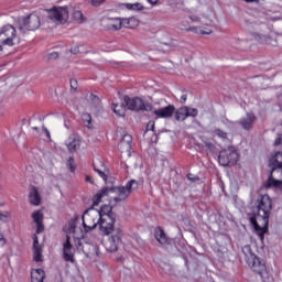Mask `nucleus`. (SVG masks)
Wrapping results in <instances>:
<instances>
[{
    "instance_id": "nucleus-1",
    "label": "nucleus",
    "mask_w": 282,
    "mask_h": 282,
    "mask_svg": "<svg viewBox=\"0 0 282 282\" xmlns=\"http://www.w3.org/2000/svg\"><path fill=\"white\" fill-rule=\"evenodd\" d=\"M272 213V198L268 194H260L256 199V206L251 214H249V221L256 235L260 237L261 241L265 239L268 226L270 224V214Z\"/></svg>"
},
{
    "instance_id": "nucleus-2",
    "label": "nucleus",
    "mask_w": 282,
    "mask_h": 282,
    "mask_svg": "<svg viewBox=\"0 0 282 282\" xmlns=\"http://www.w3.org/2000/svg\"><path fill=\"white\" fill-rule=\"evenodd\" d=\"M242 254L245 256L249 268H251V270H253L256 274H259L263 282H268L267 279L270 278L268 276L265 261H263V259L257 257V254L252 252V247H250V245H247L242 248Z\"/></svg>"
},
{
    "instance_id": "nucleus-3",
    "label": "nucleus",
    "mask_w": 282,
    "mask_h": 282,
    "mask_svg": "<svg viewBox=\"0 0 282 282\" xmlns=\"http://www.w3.org/2000/svg\"><path fill=\"white\" fill-rule=\"evenodd\" d=\"M121 107H126V110L134 111L135 113H140V111H153V105L151 102L144 101L140 97H129V95L122 97Z\"/></svg>"
},
{
    "instance_id": "nucleus-4",
    "label": "nucleus",
    "mask_w": 282,
    "mask_h": 282,
    "mask_svg": "<svg viewBox=\"0 0 282 282\" xmlns=\"http://www.w3.org/2000/svg\"><path fill=\"white\" fill-rule=\"evenodd\" d=\"M239 162V153L235 147H228L218 154V163L220 166H235Z\"/></svg>"
},
{
    "instance_id": "nucleus-5",
    "label": "nucleus",
    "mask_w": 282,
    "mask_h": 282,
    "mask_svg": "<svg viewBox=\"0 0 282 282\" xmlns=\"http://www.w3.org/2000/svg\"><path fill=\"white\" fill-rule=\"evenodd\" d=\"M139 186L138 181L130 180L126 186H108V193H117L121 199L126 200L133 191H138Z\"/></svg>"
},
{
    "instance_id": "nucleus-6",
    "label": "nucleus",
    "mask_w": 282,
    "mask_h": 282,
    "mask_svg": "<svg viewBox=\"0 0 282 282\" xmlns=\"http://www.w3.org/2000/svg\"><path fill=\"white\" fill-rule=\"evenodd\" d=\"M47 19L54 23H65L69 19V11L67 7H53L51 9H45Z\"/></svg>"
},
{
    "instance_id": "nucleus-7",
    "label": "nucleus",
    "mask_w": 282,
    "mask_h": 282,
    "mask_svg": "<svg viewBox=\"0 0 282 282\" xmlns=\"http://www.w3.org/2000/svg\"><path fill=\"white\" fill-rule=\"evenodd\" d=\"M39 28H41V18L35 13H31L26 18H22L19 30L25 33V30L34 32V30H39Z\"/></svg>"
},
{
    "instance_id": "nucleus-8",
    "label": "nucleus",
    "mask_w": 282,
    "mask_h": 282,
    "mask_svg": "<svg viewBox=\"0 0 282 282\" xmlns=\"http://www.w3.org/2000/svg\"><path fill=\"white\" fill-rule=\"evenodd\" d=\"M14 39H17V29L12 25H7L0 31V50L1 45L14 46Z\"/></svg>"
},
{
    "instance_id": "nucleus-9",
    "label": "nucleus",
    "mask_w": 282,
    "mask_h": 282,
    "mask_svg": "<svg viewBox=\"0 0 282 282\" xmlns=\"http://www.w3.org/2000/svg\"><path fill=\"white\" fill-rule=\"evenodd\" d=\"M116 217V214H110L109 216H101L99 218V228L104 235H111V232H113Z\"/></svg>"
},
{
    "instance_id": "nucleus-10",
    "label": "nucleus",
    "mask_w": 282,
    "mask_h": 282,
    "mask_svg": "<svg viewBox=\"0 0 282 282\" xmlns=\"http://www.w3.org/2000/svg\"><path fill=\"white\" fill-rule=\"evenodd\" d=\"M109 195V185L104 186L97 194L93 197V205L87 208L83 214V219H85V216L89 215V213H94L96 209V206L100 205V202H102V197H107Z\"/></svg>"
},
{
    "instance_id": "nucleus-11",
    "label": "nucleus",
    "mask_w": 282,
    "mask_h": 282,
    "mask_svg": "<svg viewBox=\"0 0 282 282\" xmlns=\"http://www.w3.org/2000/svg\"><path fill=\"white\" fill-rule=\"evenodd\" d=\"M108 21H117V24H112L111 29L112 30H122V25L123 28H138V19L135 18H108Z\"/></svg>"
},
{
    "instance_id": "nucleus-12",
    "label": "nucleus",
    "mask_w": 282,
    "mask_h": 282,
    "mask_svg": "<svg viewBox=\"0 0 282 282\" xmlns=\"http://www.w3.org/2000/svg\"><path fill=\"white\" fill-rule=\"evenodd\" d=\"M257 117L252 112H247L246 117L241 118L239 121H229L230 124H239L245 131H251L254 127V121Z\"/></svg>"
},
{
    "instance_id": "nucleus-13",
    "label": "nucleus",
    "mask_w": 282,
    "mask_h": 282,
    "mask_svg": "<svg viewBox=\"0 0 282 282\" xmlns=\"http://www.w3.org/2000/svg\"><path fill=\"white\" fill-rule=\"evenodd\" d=\"M82 220L86 232H91V230H96V228L100 226V217L96 219V217L91 215V212H89L84 218L82 216Z\"/></svg>"
},
{
    "instance_id": "nucleus-14",
    "label": "nucleus",
    "mask_w": 282,
    "mask_h": 282,
    "mask_svg": "<svg viewBox=\"0 0 282 282\" xmlns=\"http://www.w3.org/2000/svg\"><path fill=\"white\" fill-rule=\"evenodd\" d=\"M74 246L69 241V236L66 237V241L63 245V259L64 261H68L69 263H76V260L74 259V252H72V249Z\"/></svg>"
},
{
    "instance_id": "nucleus-15",
    "label": "nucleus",
    "mask_w": 282,
    "mask_h": 282,
    "mask_svg": "<svg viewBox=\"0 0 282 282\" xmlns=\"http://www.w3.org/2000/svg\"><path fill=\"white\" fill-rule=\"evenodd\" d=\"M122 239V229L117 228L115 234L109 238V252H118V246L120 245V240Z\"/></svg>"
},
{
    "instance_id": "nucleus-16",
    "label": "nucleus",
    "mask_w": 282,
    "mask_h": 282,
    "mask_svg": "<svg viewBox=\"0 0 282 282\" xmlns=\"http://www.w3.org/2000/svg\"><path fill=\"white\" fill-rule=\"evenodd\" d=\"M133 142V137L131 134H123L122 139L118 143V149L121 153H131V144Z\"/></svg>"
},
{
    "instance_id": "nucleus-17",
    "label": "nucleus",
    "mask_w": 282,
    "mask_h": 282,
    "mask_svg": "<svg viewBox=\"0 0 282 282\" xmlns=\"http://www.w3.org/2000/svg\"><path fill=\"white\" fill-rule=\"evenodd\" d=\"M33 260L35 263L43 261V247L39 243V237L36 235L33 237Z\"/></svg>"
},
{
    "instance_id": "nucleus-18",
    "label": "nucleus",
    "mask_w": 282,
    "mask_h": 282,
    "mask_svg": "<svg viewBox=\"0 0 282 282\" xmlns=\"http://www.w3.org/2000/svg\"><path fill=\"white\" fill-rule=\"evenodd\" d=\"M109 215H116L113 212V206L111 205H102L100 209H95L91 212V216L95 217V219H98V217H107Z\"/></svg>"
},
{
    "instance_id": "nucleus-19",
    "label": "nucleus",
    "mask_w": 282,
    "mask_h": 282,
    "mask_svg": "<svg viewBox=\"0 0 282 282\" xmlns=\"http://www.w3.org/2000/svg\"><path fill=\"white\" fill-rule=\"evenodd\" d=\"M154 237L156 241L161 243V246H171L173 243V239L169 238V236H166V232H164V229L160 227L155 229Z\"/></svg>"
},
{
    "instance_id": "nucleus-20",
    "label": "nucleus",
    "mask_w": 282,
    "mask_h": 282,
    "mask_svg": "<svg viewBox=\"0 0 282 282\" xmlns=\"http://www.w3.org/2000/svg\"><path fill=\"white\" fill-rule=\"evenodd\" d=\"M153 113L156 118H171L173 113H175V106L169 105L166 107L159 108L154 110Z\"/></svg>"
},
{
    "instance_id": "nucleus-21",
    "label": "nucleus",
    "mask_w": 282,
    "mask_h": 282,
    "mask_svg": "<svg viewBox=\"0 0 282 282\" xmlns=\"http://www.w3.org/2000/svg\"><path fill=\"white\" fill-rule=\"evenodd\" d=\"M269 166H271L272 172L282 173V153L275 152V154L270 160Z\"/></svg>"
},
{
    "instance_id": "nucleus-22",
    "label": "nucleus",
    "mask_w": 282,
    "mask_h": 282,
    "mask_svg": "<svg viewBox=\"0 0 282 282\" xmlns=\"http://www.w3.org/2000/svg\"><path fill=\"white\" fill-rule=\"evenodd\" d=\"M66 147L69 153H76L80 148V139L76 134H70L66 141Z\"/></svg>"
},
{
    "instance_id": "nucleus-23",
    "label": "nucleus",
    "mask_w": 282,
    "mask_h": 282,
    "mask_svg": "<svg viewBox=\"0 0 282 282\" xmlns=\"http://www.w3.org/2000/svg\"><path fill=\"white\" fill-rule=\"evenodd\" d=\"M273 173L274 172L271 171L269 178L263 183L264 188H272V186L273 188H281L282 181L274 178Z\"/></svg>"
},
{
    "instance_id": "nucleus-24",
    "label": "nucleus",
    "mask_w": 282,
    "mask_h": 282,
    "mask_svg": "<svg viewBox=\"0 0 282 282\" xmlns=\"http://www.w3.org/2000/svg\"><path fill=\"white\" fill-rule=\"evenodd\" d=\"M29 199H30V204H32V206L41 205V194H39V189L35 186H33L31 188Z\"/></svg>"
},
{
    "instance_id": "nucleus-25",
    "label": "nucleus",
    "mask_w": 282,
    "mask_h": 282,
    "mask_svg": "<svg viewBox=\"0 0 282 282\" xmlns=\"http://www.w3.org/2000/svg\"><path fill=\"white\" fill-rule=\"evenodd\" d=\"M93 169L95 173H98V175L104 180L105 184L108 186V184H113V181L109 180V170H100L96 166V164H93Z\"/></svg>"
},
{
    "instance_id": "nucleus-26",
    "label": "nucleus",
    "mask_w": 282,
    "mask_h": 282,
    "mask_svg": "<svg viewBox=\"0 0 282 282\" xmlns=\"http://www.w3.org/2000/svg\"><path fill=\"white\" fill-rule=\"evenodd\" d=\"M186 118H188V106H184L175 112V120H177L178 122H184Z\"/></svg>"
},
{
    "instance_id": "nucleus-27",
    "label": "nucleus",
    "mask_w": 282,
    "mask_h": 282,
    "mask_svg": "<svg viewBox=\"0 0 282 282\" xmlns=\"http://www.w3.org/2000/svg\"><path fill=\"white\" fill-rule=\"evenodd\" d=\"M31 281H45V271L43 269H34L31 271Z\"/></svg>"
},
{
    "instance_id": "nucleus-28",
    "label": "nucleus",
    "mask_w": 282,
    "mask_h": 282,
    "mask_svg": "<svg viewBox=\"0 0 282 282\" xmlns=\"http://www.w3.org/2000/svg\"><path fill=\"white\" fill-rule=\"evenodd\" d=\"M124 8H127V10H132L134 12H142V10H144V6H142V3L137 2V3H123Z\"/></svg>"
},
{
    "instance_id": "nucleus-29",
    "label": "nucleus",
    "mask_w": 282,
    "mask_h": 282,
    "mask_svg": "<svg viewBox=\"0 0 282 282\" xmlns=\"http://www.w3.org/2000/svg\"><path fill=\"white\" fill-rule=\"evenodd\" d=\"M112 110L117 116H119V118H122L124 116V111H127V107H122L121 101V104H112Z\"/></svg>"
},
{
    "instance_id": "nucleus-30",
    "label": "nucleus",
    "mask_w": 282,
    "mask_h": 282,
    "mask_svg": "<svg viewBox=\"0 0 282 282\" xmlns=\"http://www.w3.org/2000/svg\"><path fill=\"white\" fill-rule=\"evenodd\" d=\"M212 135L220 138V140H228V132H226L219 128L214 129L212 131Z\"/></svg>"
},
{
    "instance_id": "nucleus-31",
    "label": "nucleus",
    "mask_w": 282,
    "mask_h": 282,
    "mask_svg": "<svg viewBox=\"0 0 282 282\" xmlns=\"http://www.w3.org/2000/svg\"><path fill=\"white\" fill-rule=\"evenodd\" d=\"M74 21H77V23H83L85 21V15L83 14V11H74L73 13Z\"/></svg>"
},
{
    "instance_id": "nucleus-32",
    "label": "nucleus",
    "mask_w": 282,
    "mask_h": 282,
    "mask_svg": "<svg viewBox=\"0 0 282 282\" xmlns=\"http://www.w3.org/2000/svg\"><path fill=\"white\" fill-rule=\"evenodd\" d=\"M32 219L35 224H43V214L39 210L33 212Z\"/></svg>"
},
{
    "instance_id": "nucleus-33",
    "label": "nucleus",
    "mask_w": 282,
    "mask_h": 282,
    "mask_svg": "<svg viewBox=\"0 0 282 282\" xmlns=\"http://www.w3.org/2000/svg\"><path fill=\"white\" fill-rule=\"evenodd\" d=\"M83 122H85L87 129H91V115L85 112L82 115Z\"/></svg>"
},
{
    "instance_id": "nucleus-34",
    "label": "nucleus",
    "mask_w": 282,
    "mask_h": 282,
    "mask_svg": "<svg viewBox=\"0 0 282 282\" xmlns=\"http://www.w3.org/2000/svg\"><path fill=\"white\" fill-rule=\"evenodd\" d=\"M191 21H194L195 23H202V25H213V21L207 20V21H202L198 17H193L189 15Z\"/></svg>"
},
{
    "instance_id": "nucleus-35",
    "label": "nucleus",
    "mask_w": 282,
    "mask_h": 282,
    "mask_svg": "<svg viewBox=\"0 0 282 282\" xmlns=\"http://www.w3.org/2000/svg\"><path fill=\"white\" fill-rule=\"evenodd\" d=\"M67 166L70 171V173H74V171H76V161L74 160L73 156H70L67 161Z\"/></svg>"
},
{
    "instance_id": "nucleus-36",
    "label": "nucleus",
    "mask_w": 282,
    "mask_h": 282,
    "mask_svg": "<svg viewBox=\"0 0 282 282\" xmlns=\"http://www.w3.org/2000/svg\"><path fill=\"white\" fill-rule=\"evenodd\" d=\"M197 113H199V111L196 108L187 107V118H197Z\"/></svg>"
},
{
    "instance_id": "nucleus-37",
    "label": "nucleus",
    "mask_w": 282,
    "mask_h": 282,
    "mask_svg": "<svg viewBox=\"0 0 282 282\" xmlns=\"http://www.w3.org/2000/svg\"><path fill=\"white\" fill-rule=\"evenodd\" d=\"M90 3V6H93L94 8H100V6H102V3L106 0H86Z\"/></svg>"
},
{
    "instance_id": "nucleus-38",
    "label": "nucleus",
    "mask_w": 282,
    "mask_h": 282,
    "mask_svg": "<svg viewBox=\"0 0 282 282\" xmlns=\"http://www.w3.org/2000/svg\"><path fill=\"white\" fill-rule=\"evenodd\" d=\"M147 131H155V121H150L147 124L145 131H144V135H147Z\"/></svg>"
},
{
    "instance_id": "nucleus-39",
    "label": "nucleus",
    "mask_w": 282,
    "mask_h": 282,
    "mask_svg": "<svg viewBox=\"0 0 282 282\" xmlns=\"http://www.w3.org/2000/svg\"><path fill=\"white\" fill-rule=\"evenodd\" d=\"M58 58V52H52L46 55V61H56Z\"/></svg>"
},
{
    "instance_id": "nucleus-40",
    "label": "nucleus",
    "mask_w": 282,
    "mask_h": 282,
    "mask_svg": "<svg viewBox=\"0 0 282 282\" xmlns=\"http://www.w3.org/2000/svg\"><path fill=\"white\" fill-rule=\"evenodd\" d=\"M70 89H73V91H76L78 89V80L76 79H70Z\"/></svg>"
},
{
    "instance_id": "nucleus-41",
    "label": "nucleus",
    "mask_w": 282,
    "mask_h": 282,
    "mask_svg": "<svg viewBox=\"0 0 282 282\" xmlns=\"http://www.w3.org/2000/svg\"><path fill=\"white\" fill-rule=\"evenodd\" d=\"M45 230V226H43V223L36 224V235H41Z\"/></svg>"
},
{
    "instance_id": "nucleus-42",
    "label": "nucleus",
    "mask_w": 282,
    "mask_h": 282,
    "mask_svg": "<svg viewBox=\"0 0 282 282\" xmlns=\"http://www.w3.org/2000/svg\"><path fill=\"white\" fill-rule=\"evenodd\" d=\"M204 144L206 149H208V151H215V145L213 144V142L204 141Z\"/></svg>"
},
{
    "instance_id": "nucleus-43",
    "label": "nucleus",
    "mask_w": 282,
    "mask_h": 282,
    "mask_svg": "<svg viewBox=\"0 0 282 282\" xmlns=\"http://www.w3.org/2000/svg\"><path fill=\"white\" fill-rule=\"evenodd\" d=\"M90 98L95 105H100V98L96 95H90Z\"/></svg>"
},
{
    "instance_id": "nucleus-44",
    "label": "nucleus",
    "mask_w": 282,
    "mask_h": 282,
    "mask_svg": "<svg viewBox=\"0 0 282 282\" xmlns=\"http://www.w3.org/2000/svg\"><path fill=\"white\" fill-rule=\"evenodd\" d=\"M187 178H188L191 182H199V176H194V177H193V174H187Z\"/></svg>"
},
{
    "instance_id": "nucleus-45",
    "label": "nucleus",
    "mask_w": 282,
    "mask_h": 282,
    "mask_svg": "<svg viewBox=\"0 0 282 282\" xmlns=\"http://www.w3.org/2000/svg\"><path fill=\"white\" fill-rule=\"evenodd\" d=\"M0 221H8V214L0 213Z\"/></svg>"
},
{
    "instance_id": "nucleus-46",
    "label": "nucleus",
    "mask_w": 282,
    "mask_h": 282,
    "mask_svg": "<svg viewBox=\"0 0 282 282\" xmlns=\"http://www.w3.org/2000/svg\"><path fill=\"white\" fill-rule=\"evenodd\" d=\"M78 52H80V47L78 46L70 48V54H78Z\"/></svg>"
},
{
    "instance_id": "nucleus-47",
    "label": "nucleus",
    "mask_w": 282,
    "mask_h": 282,
    "mask_svg": "<svg viewBox=\"0 0 282 282\" xmlns=\"http://www.w3.org/2000/svg\"><path fill=\"white\" fill-rule=\"evenodd\" d=\"M282 144V137H278L276 139H275V141H274V145L275 147H279V145H281Z\"/></svg>"
},
{
    "instance_id": "nucleus-48",
    "label": "nucleus",
    "mask_w": 282,
    "mask_h": 282,
    "mask_svg": "<svg viewBox=\"0 0 282 282\" xmlns=\"http://www.w3.org/2000/svg\"><path fill=\"white\" fill-rule=\"evenodd\" d=\"M116 204H120V202H124V199L120 196H116L112 198Z\"/></svg>"
},
{
    "instance_id": "nucleus-49",
    "label": "nucleus",
    "mask_w": 282,
    "mask_h": 282,
    "mask_svg": "<svg viewBox=\"0 0 282 282\" xmlns=\"http://www.w3.org/2000/svg\"><path fill=\"white\" fill-rule=\"evenodd\" d=\"M151 142H153L154 144H158V133H154V134L151 137Z\"/></svg>"
},
{
    "instance_id": "nucleus-50",
    "label": "nucleus",
    "mask_w": 282,
    "mask_h": 282,
    "mask_svg": "<svg viewBox=\"0 0 282 282\" xmlns=\"http://www.w3.org/2000/svg\"><path fill=\"white\" fill-rule=\"evenodd\" d=\"M186 98H187L186 95L181 96V100H180L181 105H184L186 102Z\"/></svg>"
},
{
    "instance_id": "nucleus-51",
    "label": "nucleus",
    "mask_w": 282,
    "mask_h": 282,
    "mask_svg": "<svg viewBox=\"0 0 282 282\" xmlns=\"http://www.w3.org/2000/svg\"><path fill=\"white\" fill-rule=\"evenodd\" d=\"M94 252L96 253V257H98L99 252H100V248H98V246L94 247Z\"/></svg>"
},
{
    "instance_id": "nucleus-52",
    "label": "nucleus",
    "mask_w": 282,
    "mask_h": 282,
    "mask_svg": "<svg viewBox=\"0 0 282 282\" xmlns=\"http://www.w3.org/2000/svg\"><path fill=\"white\" fill-rule=\"evenodd\" d=\"M86 182H89L90 184H95L94 181H91V177L89 175H86Z\"/></svg>"
},
{
    "instance_id": "nucleus-53",
    "label": "nucleus",
    "mask_w": 282,
    "mask_h": 282,
    "mask_svg": "<svg viewBox=\"0 0 282 282\" xmlns=\"http://www.w3.org/2000/svg\"><path fill=\"white\" fill-rule=\"evenodd\" d=\"M43 131L46 133L47 138H51L50 130H47V128L43 127Z\"/></svg>"
},
{
    "instance_id": "nucleus-54",
    "label": "nucleus",
    "mask_w": 282,
    "mask_h": 282,
    "mask_svg": "<svg viewBox=\"0 0 282 282\" xmlns=\"http://www.w3.org/2000/svg\"><path fill=\"white\" fill-rule=\"evenodd\" d=\"M148 1L151 3V6H156L158 1L160 0H148Z\"/></svg>"
},
{
    "instance_id": "nucleus-55",
    "label": "nucleus",
    "mask_w": 282,
    "mask_h": 282,
    "mask_svg": "<svg viewBox=\"0 0 282 282\" xmlns=\"http://www.w3.org/2000/svg\"><path fill=\"white\" fill-rule=\"evenodd\" d=\"M246 1V3H254V1L257 2V3H259V0H245Z\"/></svg>"
},
{
    "instance_id": "nucleus-56",
    "label": "nucleus",
    "mask_w": 282,
    "mask_h": 282,
    "mask_svg": "<svg viewBox=\"0 0 282 282\" xmlns=\"http://www.w3.org/2000/svg\"><path fill=\"white\" fill-rule=\"evenodd\" d=\"M183 259H184L185 265H186V268H187V270H188V259H186V257H183Z\"/></svg>"
},
{
    "instance_id": "nucleus-57",
    "label": "nucleus",
    "mask_w": 282,
    "mask_h": 282,
    "mask_svg": "<svg viewBox=\"0 0 282 282\" xmlns=\"http://www.w3.org/2000/svg\"><path fill=\"white\" fill-rule=\"evenodd\" d=\"M213 31H202L200 34H212Z\"/></svg>"
},
{
    "instance_id": "nucleus-58",
    "label": "nucleus",
    "mask_w": 282,
    "mask_h": 282,
    "mask_svg": "<svg viewBox=\"0 0 282 282\" xmlns=\"http://www.w3.org/2000/svg\"><path fill=\"white\" fill-rule=\"evenodd\" d=\"M187 32H195V30H197L196 28H189V29H186Z\"/></svg>"
},
{
    "instance_id": "nucleus-59",
    "label": "nucleus",
    "mask_w": 282,
    "mask_h": 282,
    "mask_svg": "<svg viewBox=\"0 0 282 282\" xmlns=\"http://www.w3.org/2000/svg\"><path fill=\"white\" fill-rule=\"evenodd\" d=\"M0 243H2V246H4L6 245V239L0 238Z\"/></svg>"
},
{
    "instance_id": "nucleus-60",
    "label": "nucleus",
    "mask_w": 282,
    "mask_h": 282,
    "mask_svg": "<svg viewBox=\"0 0 282 282\" xmlns=\"http://www.w3.org/2000/svg\"><path fill=\"white\" fill-rule=\"evenodd\" d=\"M74 221H78V215H75Z\"/></svg>"
},
{
    "instance_id": "nucleus-61",
    "label": "nucleus",
    "mask_w": 282,
    "mask_h": 282,
    "mask_svg": "<svg viewBox=\"0 0 282 282\" xmlns=\"http://www.w3.org/2000/svg\"><path fill=\"white\" fill-rule=\"evenodd\" d=\"M33 131H39V127H33Z\"/></svg>"
},
{
    "instance_id": "nucleus-62",
    "label": "nucleus",
    "mask_w": 282,
    "mask_h": 282,
    "mask_svg": "<svg viewBox=\"0 0 282 282\" xmlns=\"http://www.w3.org/2000/svg\"><path fill=\"white\" fill-rule=\"evenodd\" d=\"M130 25H133V21H130Z\"/></svg>"
}]
</instances>
